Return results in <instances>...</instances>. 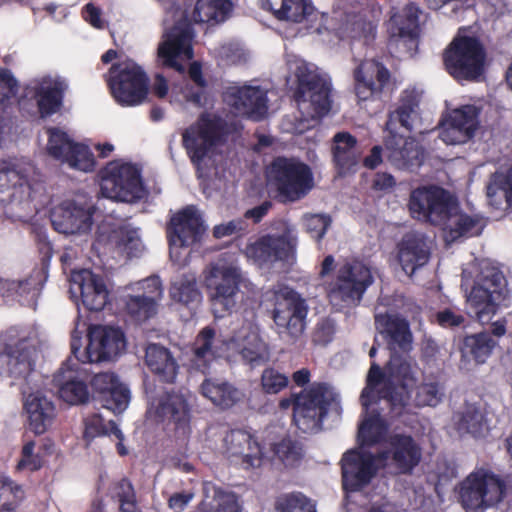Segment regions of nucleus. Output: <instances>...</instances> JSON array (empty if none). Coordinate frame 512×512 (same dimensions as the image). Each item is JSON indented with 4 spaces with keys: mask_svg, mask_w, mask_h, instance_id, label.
Here are the masks:
<instances>
[{
    "mask_svg": "<svg viewBox=\"0 0 512 512\" xmlns=\"http://www.w3.org/2000/svg\"><path fill=\"white\" fill-rule=\"evenodd\" d=\"M377 399H383L385 401L382 396L377 392H374L370 394L368 406L365 407L363 405L367 416L360 425L358 432V439L362 445H371L382 441L385 443L388 440L385 438L387 433V424L384 419L379 414H373V409L372 414L368 416L370 407Z\"/></svg>",
    "mask_w": 512,
    "mask_h": 512,
    "instance_id": "obj_44",
    "label": "nucleus"
},
{
    "mask_svg": "<svg viewBox=\"0 0 512 512\" xmlns=\"http://www.w3.org/2000/svg\"><path fill=\"white\" fill-rule=\"evenodd\" d=\"M385 146L388 161L398 169H413L422 163L423 151L413 138L390 133Z\"/></svg>",
    "mask_w": 512,
    "mask_h": 512,
    "instance_id": "obj_34",
    "label": "nucleus"
},
{
    "mask_svg": "<svg viewBox=\"0 0 512 512\" xmlns=\"http://www.w3.org/2000/svg\"><path fill=\"white\" fill-rule=\"evenodd\" d=\"M223 100L238 116L260 120L267 114V91L259 86H229L223 94Z\"/></svg>",
    "mask_w": 512,
    "mask_h": 512,
    "instance_id": "obj_24",
    "label": "nucleus"
},
{
    "mask_svg": "<svg viewBox=\"0 0 512 512\" xmlns=\"http://www.w3.org/2000/svg\"><path fill=\"white\" fill-rule=\"evenodd\" d=\"M86 324H78L72 333L71 351L81 363L113 360L124 353L126 339L123 332L114 327L94 326L89 329L88 342L83 346Z\"/></svg>",
    "mask_w": 512,
    "mask_h": 512,
    "instance_id": "obj_6",
    "label": "nucleus"
},
{
    "mask_svg": "<svg viewBox=\"0 0 512 512\" xmlns=\"http://www.w3.org/2000/svg\"><path fill=\"white\" fill-rule=\"evenodd\" d=\"M48 141L46 151L55 160L63 163L75 141L69 135L58 128H49L47 130Z\"/></svg>",
    "mask_w": 512,
    "mask_h": 512,
    "instance_id": "obj_55",
    "label": "nucleus"
},
{
    "mask_svg": "<svg viewBox=\"0 0 512 512\" xmlns=\"http://www.w3.org/2000/svg\"><path fill=\"white\" fill-rule=\"evenodd\" d=\"M62 164L67 165L73 170L88 173L95 169L96 160L87 145L75 142Z\"/></svg>",
    "mask_w": 512,
    "mask_h": 512,
    "instance_id": "obj_56",
    "label": "nucleus"
},
{
    "mask_svg": "<svg viewBox=\"0 0 512 512\" xmlns=\"http://www.w3.org/2000/svg\"><path fill=\"white\" fill-rule=\"evenodd\" d=\"M375 326L391 352L390 361L393 357L409 359L398 355L399 352L407 353L412 349L413 335L406 319L394 314H376Z\"/></svg>",
    "mask_w": 512,
    "mask_h": 512,
    "instance_id": "obj_27",
    "label": "nucleus"
},
{
    "mask_svg": "<svg viewBox=\"0 0 512 512\" xmlns=\"http://www.w3.org/2000/svg\"><path fill=\"white\" fill-rule=\"evenodd\" d=\"M421 450L408 435H393L385 442L384 449L378 454L382 467L394 473L410 472L420 461Z\"/></svg>",
    "mask_w": 512,
    "mask_h": 512,
    "instance_id": "obj_23",
    "label": "nucleus"
},
{
    "mask_svg": "<svg viewBox=\"0 0 512 512\" xmlns=\"http://www.w3.org/2000/svg\"><path fill=\"white\" fill-rule=\"evenodd\" d=\"M129 289L140 293V296L145 297L149 302H153V304L157 307L159 306V303L164 295L162 281L156 275L150 276L132 284Z\"/></svg>",
    "mask_w": 512,
    "mask_h": 512,
    "instance_id": "obj_61",
    "label": "nucleus"
},
{
    "mask_svg": "<svg viewBox=\"0 0 512 512\" xmlns=\"http://www.w3.org/2000/svg\"><path fill=\"white\" fill-rule=\"evenodd\" d=\"M390 72L374 60L363 61L354 71L355 93L359 100L366 101L379 96L390 82Z\"/></svg>",
    "mask_w": 512,
    "mask_h": 512,
    "instance_id": "obj_28",
    "label": "nucleus"
},
{
    "mask_svg": "<svg viewBox=\"0 0 512 512\" xmlns=\"http://www.w3.org/2000/svg\"><path fill=\"white\" fill-rule=\"evenodd\" d=\"M372 283L369 267L360 261H347L340 266L335 282L330 285L329 300L337 308L355 306Z\"/></svg>",
    "mask_w": 512,
    "mask_h": 512,
    "instance_id": "obj_15",
    "label": "nucleus"
},
{
    "mask_svg": "<svg viewBox=\"0 0 512 512\" xmlns=\"http://www.w3.org/2000/svg\"><path fill=\"white\" fill-rule=\"evenodd\" d=\"M232 10L230 0H197L192 19L196 23H221Z\"/></svg>",
    "mask_w": 512,
    "mask_h": 512,
    "instance_id": "obj_46",
    "label": "nucleus"
},
{
    "mask_svg": "<svg viewBox=\"0 0 512 512\" xmlns=\"http://www.w3.org/2000/svg\"><path fill=\"white\" fill-rule=\"evenodd\" d=\"M487 197L490 204L496 208L503 203L512 206V167L493 175L487 186Z\"/></svg>",
    "mask_w": 512,
    "mask_h": 512,
    "instance_id": "obj_51",
    "label": "nucleus"
},
{
    "mask_svg": "<svg viewBox=\"0 0 512 512\" xmlns=\"http://www.w3.org/2000/svg\"><path fill=\"white\" fill-rule=\"evenodd\" d=\"M455 200L443 188L424 186L412 191L409 210L414 218L437 225L443 222V217Z\"/></svg>",
    "mask_w": 512,
    "mask_h": 512,
    "instance_id": "obj_18",
    "label": "nucleus"
},
{
    "mask_svg": "<svg viewBox=\"0 0 512 512\" xmlns=\"http://www.w3.org/2000/svg\"><path fill=\"white\" fill-rule=\"evenodd\" d=\"M24 409L28 415L30 427L36 434L44 433L52 425L56 416L53 401L40 390L25 396Z\"/></svg>",
    "mask_w": 512,
    "mask_h": 512,
    "instance_id": "obj_37",
    "label": "nucleus"
},
{
    "mask_svg": "<svg viewBox=\"0 0 512 512\" xmlns=\"http://www.w3.org/2000/svg\"><path fill=\"white\" fill-rule=\"evenodd\" d=\"M277 458L286 466H294L303 456L302 446L291 439H283L274 446Z\"/></svg>",
    "mask_w": 512,
    "mask_h": 512,
    "instance_id": "obj_63",
    "label": "nucleus"
},
{
    "mask_svg": "<svg viewBox=\"0 0 512 512\" xmlns=\"http://www.w3.org/2000/svg\"><path fill=\"white\" fill-rule=\"evenodd\" d=\"M190 395L187 391H165L151 399L147 414L157 421H169L185 426L190 420Z\"/></svg>",
    "mask_w": 512,
    "mask_h": 512,
    "instance_id": "obj_26",
    "label": "nucleus"
},
{
    "mask_svg": "<svg viewBox=\"0 0 512 512\" xmlns=\"http://www.w3.org/2000/svg\"><path fill=\"white\" fill-rule=\"evenodd\" d=\"M46 280V272L43 268H36L25 279L18 282H9L10 293L6 297L14 294L19 297V302L25 305L34 304L42 284Z\"/></svg>",
    "mask_w": 512,
    "mask_h": 512,
    "instance_id": "obj_48",
    "label": "nucleus"
},
{
    "mask_svg": "<svg viewBox=\"0 0 512 512\" xmlns=\"http://www.w3.org/2000/svg\"><path fill=\"white\" fill-rule=\"evenodd\" d=\"M454 425L460 434H471L474 437L482 436L488 429L482 412L475 405H467L457 413Z\"/></svg>",
    "mask_w": 512,
    "mask_h": 512,
    "instance_id": "obj_52",
    "label": "nucleus"
},
{
    "mask_svg": "<svg viewBox=\"0 0 512 512\" xmlns=\"http://www.w3.org/2000/svg\"><path fill=\"white\" fill-rule=\"evenodd\" d=\"M237 350L244 361L258 365L269 359V347L260 335L257 325L248 322L237 329L229 342V346Z\"/></svg>",
    "mask_w": 512,
    "mask_h": 512,
    "instance_id": "obj_29",
    "label": "nucleus"
},
{
    "mask_svg": "<svg viewBox=\"0 0 512 512\" xmlns=\"http://www.w3.org/2000/svg\"><path fill=\"white\" fill-rule=\"evenodd\" d=\"M169 294L173 301L184 305L199 303L201 300V293L194 274H184L174 279Z\"/></svg>",
    "mask_w": 512,
    "mask_h": 512,
    "instance_id": "obj_53",
    "label": "nucleus"
},
{
    "mask_svg": "<svg viewBox=\"0 0 512 512\" xmlns=\"http://www.w3.org/2000/svg\"><path fill=\"white\" fill-rule=\"evenodd\" d=\"M505 483L487 468H477L460 484L459 498L467 512L483 511L502 501Z\"/></svg>",
    "mask_w": 512,
    "mask_h": 512,
    "instance_id": "obj_10",
    "label": "nucleus"
},
{
    "mask_svg": "<svg viewBox=\"0 0 512 512\" xmlns=\"http://www.w3.org/2000/svg\"><path fill=\"white\" fill-rule=\"evenodd\" d=\"M193 32L189 24L179 23L165 32L158 45L157 57L166 67L182 71V62L193 58Z\"/></svg>",
    "mask_w": 512,
    "mask_h": 512,
    "instance_id": "obj_20",
    "label": "nucleus"
},
{
    "mask_svg": "<svg viewBox=\"0 0 512 512\" xmlns=\"http://www.w3.org/2000/svg\"><path fill=\"white\" fill-rule=\"evenodd\" d=\"M25 497L23 487L0 474V504L5 511L13 510Z\"/></svg>",
    "mask_w": 512,
    "mask_h": 512,
    "instance_id": "obj_58",
    "label": "nucleus"
},
{
    "mask_svg": "<svg viewBox=\"0 0 512 512\" xmlns=\"http://www.w3.org/2000/svg\"><path fill=\"white\" fill-rule=\"evenodd\" d=\"M420 10L414 4L406 5L394 14L388 23L391 43L412 49L416 46Z\"/></svg>",
    "mask_w": 512,
    "mask_h": 512,
    "instance_id": "obj_32",
    "label": "nucleus"
},
{
    "mask_svg": "<svg viewBox=\"0 0 512 512\" xmlns=\"http://www.w3.org/2000/svg\"><path fill=\"white\" fill-rule=\"evenodd\" d=\"M66 89V82L59 77L45 76L35 83V96L42 117L50 116L61 108Z\"/></svg>",
    "mask_w": 512,
    "mask_h": 512,
    "instance_id": "obj_39",
    "label": "nucleus"
},
{
    "mask_svg": "<svg viewBox=\"0 0 512 512\" xmlns=\"http://www.w3.org/2000/svg\"><path fill=\"white\" fill-rule=\"evenodd\" d=\"M287 66L290 76H293L298 84L297 102L300 111L306 113L307 118L300 119L296 123L286 118L282 128L289 133L301 134L312 126L311 120L330 110V82L315 65L307 63L294 54L287 55Z\"/></svg>",
    "mask_w": 512,
    "mask_h": 512,
    "instance_id": "obj_2",
    "label": "nucleus"
},
{
    "mask_svg": "<svg viewBox=\"0 0 512 512\" xmlns=\"http://www.w3.org/2000/svg\"><path fill=\"white\" fill-rule=\"evenodd\" d=\"M229 343L218 337L210 327L203 328L193 346V363L198 369H205L213 360L224 355Z\"/></svg>",
    "mask_w": 512,
    "mask_h": 512,
    "instance_id": "obj_40",
    "label": "nucleus"
},
{
    "mask_svg": "<svg viewBox=\"0 0 512 512\" xmlns=\"http://www.w3.org/2000/svg\"><path fill=\"white\" fill-rule=\"evenodd\" d=\"M120 503V512H139L135 504V495L132 485L125 479L117 482L111 491Z\"/></svg>",
    "mask_w": 512,
    "mask_h": 512,
    "instance_id": "obj_64",
    "label": "nucleus"
},
{
    "mask_svg": "<svg viewBox=\"0 0 512 512\" xmlns=\"http://www.w3.org/2000/svg\"><path fill=\"white\" fill-rule=\"evenodd\" d=\"M298 243L295 227L285 224L281 233L261 236L249 241L243 253L248 261L259 268L279 265L287 268L296 261Z\"/></svg>",
    "mask_w": 512,
    "mask_h": 512,
    "instance_id": "obj_7",
    "label": "nucleus"
},
{
    "mask_svg": "<svg viewBox=\"0 0 512 512\" xmlns=\"http://www.w3.org/2000/svg\"><path fill=\"white\" fill-rule=\"evenodd\" d=\"M124 305L127 313L138 321H144L157 313L158 307L149 302L140 293L128 294L124 297Z\"/></svg>",
    "mask_w": 512,
    "mask_h": 512,
    "instance_id": "obj_57",
    "label": "nucleus"
},
{
    "mask_svg": "<svg viewBox=\"0 0 512 512\" xmlns=\"http://www.w3.org/2000/svg\"><path fill=\"white\" fill-rule=\"evenodd\" d=\"M203 495L201 512H242L233 493L223 491L211 482L203 483Z\"/></svg>",
    "mask_w": 512,
    "mask_h": 512,
    "instance_id": "obj_43",
    "label": "nucleus"
},
{
    "mask_svg": "<svg viewBox=\"0 0 512 512\" xmlns=\"http://www.w3.org/2000/svg\"><path fill=\"white\" fill-rule=\"evenodd\" d=\"M336 398L334 390L322 383H314L302 391L295 399L293 420L297 428L304 433L318 432L328 406Z\"/></svg>",
    "mask_w": 512,
    "mask_h": 512,
    "instance_id": "obj_16",
    "label": "nucleus"
},
{
    "mask_svg": "<svg viewBox=\"0 0 512 512\" xmlns=\"http://www.w3.org/2000/svg\"><path fill=\"white\" fill-rule=\"evenodd\" d=\"M144 362L150 372L161 382L172 384L179 373V363L167 347L149 343L145 348Z\"/></svg>",
    "mask_w": 512,
    "mask_h": 512,
    "instance_id": "obj_33",
    "label": "nucleus"
},
{
    "mask_svg": "<svg viewBox=\"0 0 512 512\" xmlns=\"http://www.w3.org/2000/svg\"><path fill=\"white\" fill-rule=\"evenodd\" d=\"M462 288L469 312L481 323H488L506 298V280L500 269L488 259L463 269Z\"/></svg>",
    "mask_w": 512,
    "mask_h": 512,
    "instance_id": "obj_3",
    "label": "nucleus"
},
{
    "mask_svg": "<svg viewBox=\"0 0 512 512\" xmlns=\"http://www.w3.org/2000/svg\"><path fill=\"white\" fill-rule=\"evenodd\" d=\"M201 393L214 405L222 408L231 407L242 397V393L231 385L212 379H206L202 383Z\"/></svg>",
    "mask_w": 512,
    "mask_h": 512,
    "instance_id": "obj_49",
    "label": "nucleus"
},
{
    "mask_svg": "<svg viewBox=\"0 0 512 512\" xmlns=\"http://www.w3.org/2000/svg\"><path fill=\"white\" fill-rule=\"evenodd\" d=\"M419 103L420 93L416 89H406L402 92L397 108L389 115L387 129L390 133L397 122L409 131L421 127Z\"/></svg>",
    "mask_w": 512,
    "mask_h": 512,
    "instance_id": "obj_38",
    "label": "nucleus"
},
{
    "mask_svg": "<svg viewBox=\"0 0 512 512\" xmlns=\"http://www.w3.org/2000/svg\"><path fill=\"white\" fill-rule=\"evenodd\" d=\"M203 282L218 317L236 311L242 304L248 306L254 301V286L235 264L220 260L211 263L203 271Z\"/></svg>",
    "mask_w": 512,
    "mask_h": 512,
    "instance_id": "obj_5",
    "label": "nucleus"
},
{
    "mask_svg": "<svg viewBox=\"0 0 512 512\" xmlns=\"http://www.w3.org/2000/svg\"><path fill=\"white\" fill-rule=\"evenodd\" d=\"M107 81L113 98L121 106H137L147 99L148 77L131 59L113 65Z\"/></svg>",
    "mask_w": 512,
    "mask_h": 512,
    "instance_id": "obj_12",
    "label": "nucleus"
},
{
    "mask_svg": "<svg viewBox=\"0 0 512 512\" xmlns=\"http://www.w3.org/2000/svg\"><path fill=\"white\" fill-rule=\"evenodd\" d=\"M333 140V158L339 173L346 174L354 171L360 157L356 139L347 132H340L334 136Z\"/></svg>",
    "mask_w": 512,
    "mask_h": 512,
    "instance_id": "obj_42",
    "label": "nucleus"
},
{
    "mask_svg": "<svg viewBox=\"0 0 512 512\" xmlns=\"http://www.w3.org/2000/svg\"><path fill=\"white\" fill-rule=\"evenodd\" d=\"M277 512H316L315 505L301 493L285 494L276 503Z\"/></svg>",
    "mask_w": 512,
    "mask_h": 512,
    "instance_id": "obj_62",
    "label": "nucleus"
},
{
    "mask_svg": "<svg viewBox=\"0 0 512 512\" xmlns=\"http://www.w3.org/2000/svg\"><path fill=\"white\" fill-rule=\"evenodd\" d=\"M101 193L108 199L120 202L141 199L145 191L140 169L122 160L109 162L101 173Z\"/></svg>",
    "mask_w": 512,
    "mask_h": 512,
    "instance_id": "obj_13",
    "label": "nucleus"
},
{
    "mask_svg": "<svg viewBox=\"0 0 512 512\" xmlns=\"http://www.w3.org/2000/svg\"><path fill=\"white\" fill-rule=\"evenodd\" d=\"M113 239L118 249L129 257L138 256L143 251V244L138 230L124 227L114 233Z\"/></svg>",
    "mask_w": 512,
    "mask_h": 512,
    "instance_id": "obj_59",
    "label": "nucleus"
},
{
    "mask_svg": "<svg viewBox=\"0 0 512 512\" xmlns=\"http://www.w3.org/2000/svg\"><path fill=\"white\" fill-rule=\"evenodd\" d=\"M37 356L36 333L12 329L0 336V374L26 377L34 369Z\"/></svg>",
    "mask_w": 512,
    "mask_h": 512,
    "instance_id": "obj_8",
    "label": "nucleus"
},
{
    "mask_svg": "<svg viewBox=\"0 0 512 512\" xmlns=\"http://www.w3.org/2000/svg\"><path fill=\"white\" fill-rule=\"evenodd\" d=\"M448 242H453L460 237H471L480 234L483 229V223L478 217L470 216L462 213L457 200L453 202L451 207L443 217V222L438 223Z\"/></svg>",
    "mask_w": 512,
    "mask_h": 512,
    "instance_id": "obj_35",
    "label": "nucleus"
},
{
    "mask_svg": "<svg viewBox=\"0 0 512 512\" xmlns=\"http://www.w3.org/2000/svg\"><path fill=\"white\" fill-rule=\"evenodd\" d=\"M54 229L64 235H88L93 226V212L90 207L72 199H66L51 210Z\"/></svg>",
    "mask_w": 512,
    "mask_h": 512,
    "instance_id": "obj_22",
    "label": "nucleus"
},
{
    "mask_svg": "<svg viewBox=\"0 0 512 512\" xmlns=\"http://www.w3.org/2000/svg\"><path fill=\"white\" fill-rule=\"evenodd\" d=\"M267 182L284 202L300 200L314 185L310 167L288 158H277L271 163L267 170Z\"/></svg>",
    "mask_w": 512,
    "mask_h": 512,
    "instance_id": "obj_9",
    "label": "nucleus"
},
{
    "mask_svg": "<svg viewBox=\"0 0 512 512\" xmlns=\"http://www.w3.org/2000/svg\"><path fill=\"white\" fill-rule=\"evenodd\" d=\"M429 251L423 236L407 234L398 248V260L407 275H412L417 268L428 262Z\"/></svg>",
    "mask_w": 512,
    "mask_h": 512,
    "instance_id": "obj_41",
    "label": "nucleus"
},
{
    "mask_svg": "<svg viewBox=\"0 0 512 512\" xmlns=\"http://www.w3.org/2000/svg\"><path fill=\"white\" fill-rule=\"evenodd\" d=\"M100 435H114L120 441L123 439V433L115 422L109 421L105 424L102 417L98 414L87 417L85 419L84 437L90 440Z\"/></svg>",
    "mask_w": 512,
    "mask_h": 512,
    "instance_id": "obj_60",
    "label": "nucleus"
},
{
    "mask_svg": "<svg viewBox=\"0 0 512 512\" xmlns=\"http://www.w3.org/2000/svg\"><path fill=\"white\" fill-rule=\"evenodd\" d=\"M229 132L227 121L217 112L206 111L185 129L183 145L201 176L218 175L223 162L222 147Z\"/></svg>",
    "mask_w": 512,
    "mask_h": 512,
    "instance_id": "obj_4",
    "label": "nucleus"
},
{
    "mask_svg": "<svg viewBox=\"0 0 512 512\" xmlns=\"http://www.w3.org/2000/svg\"><path fill=\"white\" fill-rule=\"evenodd\" d=\"M70 282V292L77 305L80 301L89 311L104 309L109 301L110 290L103 276L82 269L72 272Z\"/></svg>",
    "mask_w": 512,
    "mask_h": 512,
    "instance_id": "obj_19",
    "label": "nucleus"
},
{
    "mask_svg": "<svg viewBox=\"0 0 512 512\" xmlns=\"http://www.w3.org/2000/svg\"><path fill=\"white\" fill-rule=\"evenodd\" d=\"M420 374L411 359L393 357L384 372L378 364L372 363L361 394L362 405L367 407L370 394L377 392L397 413L410 402L418 407H436L443 400L444 387L431 378L419 382Z\"/></svg>",
    "mask_w": 512,
    "mask_h": 512,
    "instance_id": "obj_1",
    "label": "nucleus"
},
{
    "mask_svg": "<svg viewBox=\"0 0 512 512\" xmlns=\"http://www.w3.org/2000/svg\"><path fill=\"white\" fill-rule=\"evenodd\" d=\"M11 189L15 190L10 195L11 197L16 198L19 189L21 194L27 193L29 196L30 184L27 179V169L0 160V194H4Z\"/></svg>",
    "mask_w": 512,
    "mask_h": 512,
    "instance_id": "obj_47",
    "label": "nucleus"
},
{
    "mask_svg": "<svg viewBox=\"0 0 512 512\" xmlns=\"http://www.w3.org/2000/svg\"><path fill=\"white\" fill-rule=\"evenodd\" d=\"M260 5L278 20L299 23L308 14V5L305 0H260Z\"/></svg>",
    "mask_w": 512,
    "mask_h": 512,
    "instance_id": "obj_45",
    "label": "nucleus"
},
{
    "mask_svg": "<svg viewBox=\"0 0 512 512\" xmlns=\"http://www.w3.org/2000/svg\"><path fill=\"white\" fill-rule=\"evenodd\" d=\"M496 344L488 333L470 335L464 340L463 355H471L478 364H482L489 358Z\"/></svg>",
    "mask_w": 512,
    "mask_h": 512,
    "instance_id": "obj_54",
    "label": "nucleus"
},
{
    "mask_svg": "<svg viewBox=\"0 0 512 512\" xmlns=\"http://www.w3.org/2000/svg\"><path fill=\"white\" fill-rule=\"evenodd\" d=\"M189 76L194 83L198 85V88L194 89L186 85L185 87H181L179 92H177V88L175 87L171 94V101H186L198 107L207 105V98L203 91L205 82L202 78L201 67L197 62L190 65Z\"/></svg>",
    "mask_w": 512,
    "mask_h": 512,
    "instance_id": "obj_50",
    "label": "nucleus"
},
{
    "mask_svg": "<svg viewBox=\"0 0 512 512\" xmlns=\"http://www.w3.org/2000/svg\"><path fill=\"white\" fill-rule=\"evenodd\" d=\"M53 382L60 398L68 404H83L89 399L84 372L69 359L54 375Z\"/></svg>",
    "mask_w": 512,
    "mask_h": 512,
    "instance_id": "obj_30",
    "label": "nucleus"
},
{
    "mask_svg": "<svg viewBox=\"0 0 512 512\" xmlns=\"http://www.w3.org/2000/svg\"><path fill=\"white\" fill-rule=\"evenodd\" d=\"M92 387L103 395L104 407L115 414L126 410L130 402V391L112 372L96 374Z\"/></svg>",
    "mask_w": 512,
    "mask_h": 512,
    "instance_id": "obj_31",
    "label": "nucleus"
},
{
    "mask_svg": "<svg viewBox=\"0 0 512 512\" xmlns=\"http://www.w3.org/2000/svg\"><path fill=\"white\" fill-rule=\"evenodd\" d=\"M485 51L474 37L457 36L445 52L448 73L457 80H477L485 68Z\"/></svg>",
    "mask_w": 512,
    "mask_h": 512,
    "instance_id": "obj_14",
    "label": "nucleus"
},
{
    "mask_svg": "<svg viewBox=\"0 0 512 512\" xmlns=\"http://www.w3.org/2000/svg\"><path fill=\"white\" fill-rule=\"evenodd\" d=\"M382 467L378 456L374 457L362 447L346 452L342 458L343 486L347 491H357L367 485Z\"/></svg>",
    "mask_w": 512,
    "mask_h": 512,
    "instance_id": "obj_25",
    "label": "nucleus"
},
{
    "mask_svg": "<svg viewBox=\"0 0 512 512\" xmlns=\"http://www.w3.org/2000/svg\"><path fill=\"white\" fill-rule=\"evenodd\" d=\"M226 453L229 457L241 458L249 467H258L262 463L263 452L253 436L244 430L230 431L224 438Z\"/></svg>",
    "mask_w": 512,
    "mask_h": 512,
    "instance_id": "obj_36",
    "label": "nucleus"
},
{
    "mask_svg": "<svg viewBox=\"0 0 512 512\" xmlns=\"http://www.w3.org/2000/svg\"><path fill=\"white\" fill-rule=\"evenodd\" d=\"M480 108L467 104L451 110L443 118L439 137L447 145H460L472 139L479 127Z\"/></svg>",
    "mask_w": 512,
    "mask_h": 512,
    "instance_id": "obj_21",
    "label": "nucleus"
},
{
    "mask_svg": "<svg viewBox=\"0 0 512 512\" xmlns=\"http://www.w3.org/2000/svg\"><path fill=\"white\" fill-rule=\"evenodd\" d=\"M205 227L199 212L188 206L177 212L170 220L167 230L171 260L178 264L186 263L187 248L200 241Z\"/></svg>",
    "mask_w": 512,
    "mask_h": 512,
    "instance_id": "obj_17",
    "label": "nucleus"
},
{
    "mask_svg": "<svg viewBox=\"0 0 512 512\" xmlns=\"http://www.w3.org/2000/svg\"><path fill=\"white\" fill-rule=\"evenodd\" d=\"M270 300L274 303L273 319L278 334L283 339L295 341L305 329V301L292 289L280 284L270 291Z\"/></svg>",
    "mask_w": 512,
    "mask_h": 512,
    "instance_id": "obj_11",
    "label": "nucleus"
}]
</instances>
